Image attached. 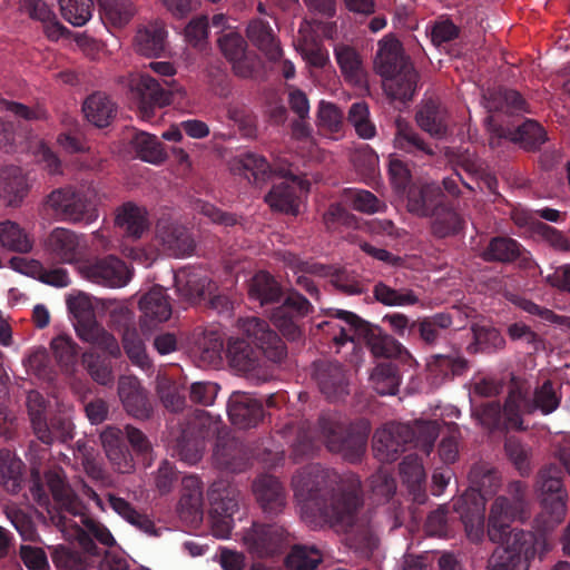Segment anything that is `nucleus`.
Instances as JSON below:
<instances>
[{"label":"nucleus","mask_w":570,"mask_h":570,"mask_svg":"<svg viewBox=\"0 0 570 570\" xmlns=\"http://www.w3.org/2000/svg\"><path fill=\"white\" fill-rule=\"evenodd\" d=\"M334 479V473L320 466H311L293 478L295 499L303 520L311 524H316L318 519L331 524H352L353 515L361 505L360 482L355 480L346 493L332 495L327 507L325 489Z\"/></svg>","instance_id":"f257e3e1"},{"label":"nucleus","mask_w":570,"mask_h":570,"mask_svg":"<svg viewBox=\"0 0 570 570\" xmlns=\"http://www.w3.org/2000/svg\"><path fill=\"white\" fill-rule=\"evenodd\" d=\"M523 511L524 503L519 498L510 502L499 497L491 505L488 537L500 546L489 561V570H528L529 560L535 553V535L511 529V522L521 518Z\"/></svg>","instance_id":"f03ea898"},{"label":"nucleus","mask_w":570,"mask_h":570,"mask_svg":"<svg viewBox=\"0 0 570 570\" xmlns=\"http://www.w3.org/2000/svg\"><path fill=\"white\" fill-rule=\"evenodd\" d=\"M228 166L234 175H239L254 184L264 183L271 177L283 179L274 183L265 196V203L272 210L291 215L299 212L301 197L308 191L307 181L294 176L289 169L271 168L266 159L252 153H240L234 156Z\"/></svg>","instance_id":"7ed1b4c3"},{"label":"nucleus","mask_w":570,"mask_h":570,"mask_svg":"<svg viewBox=\"0 0 570 570\" xmlns=\"http://www.w3.org/2000/svg\"><path fill=\"white\" fill-rule=\"evenodd\" d=\"M374 69L383 78L384 90L390 97L401 101L413 97L417 73L404 56L397 39L386 36L379 41Z\"/></svg>","instance_id":"20e7f679"},{"label":"nucleus","mask_w":570,"mask_h":570,"mask_svg":"<svg viewBox=\"0 0 570 570\" xmlns=\"http://www.w3.org/2000/svg\"><path fill=\"white\" fill-rule=\"evenodd\" d=\"M66 304L76 320V332L82 341L104 350L112 357L120 356L121 351L117 340L96 322L89 295L82 292L70 293Z\"/></svg>","instance_id":"39448f33"},{"label":"nucleus","mask_w":570,"mask_h":570,"mask_svg":"<svg viewBox=\"0 0 570 570\" xmlns=\"http://www.w3.org/2000/svg\"><path fill=\"white\" fill-rule=\"evenodd\" d=\"M48 206L73 224L90 225L98 219V193L92 186L57 189L47 198Z\"/></svg>","instance_id":"423d86ee"},{"label":"nucleus","mask_w":570,"mask_h":570,"mask_svg":"<svg viewBox=\"0 0 570 570\" xmlns=\"http://www.w3.org/2000/svg\"><path fill=\"white\" fill-rule=\"evenodd\" d=\"M560 403V397L554 392L552 384L547 381L535 390L533 399H525L520 390H512L504 405V416L508 425L515 429L522 428L520 413L540 410L543 414L552 413Z\"/></svg>","instance_id":"0eeeda50"},{"label":"nucleus","mask_w":570,"mask_h":570,"mask_svg":"<svg viewBox=\"0 0 570 570\" xmlns=\"http://www.w3.org/2000/svg\"><path fill=\"white\" fill-rule=\"evenodd\" d=\"M543 513V525L553 527L561 522L566 514V492L562 489L561 470L558 466L544 469L538 480Z\"/></svg>","instance_id":"6e6552de"},{"label":"nucleus","mask_w":570,"mask_h":570,"mask_svg":"<svg viewBox=\"0 0 570 570\" xmlns=\"http://www.w3.org/2000/svg\"><path fill=\"white\" fill-rule=\"evenodd\" d=\"M51 521L61 530L68 539H76L80 547L89 556H98L97 547L94 544L91 537L97 539L101 544L111 547L115 544V538L111 532L104 525L94 520L85 521V529L73 525L66 514H52L48 510Z\"/></svg>","instance_id":"1a4fd4ad"},{"label":"nucleus","mask_w":570,"mask_h":570,"mask_svg":"<svg viewBox=\"0 0 570 570\" xmlns=\"http://www.w3.org/2000/svg\"><path fill=\"white\" fill-rule=\"evenodd\" d=\"M323 326L328 327L337 346L351 344L353 348L351 362L358 363L361 348L356 341H360L366 334L367 325L354 313L336 309L332 320L318 325V327Z\"/></svg>","instance_id":"9d476101"},{"label":"nucleus","mask_w":570,"mask_h":570,"mask_svg":"<svg viewBox=\"0 0 570 570\" xmlns=\"http://www.w3.org/2000/svg\"><path fill=\"white\" fill-rule=\"evenodd\" d=\"M47 253L62 264H75L86 254L88 245L83 235L63 227L53 228L46 243Z\"/></svg>","instance_id":"9b49d317"},{"label":"nucleus","mask_w":570,"mask_h":570,"mask_svg":"<svg viewBox=\"0 0 570 570\" xmlns=\"http://www.w3.org/2000/svg\"><path fill=\"white\" fill-rule=\"evenodd\" d=\"M79 273L92 283L112 288L126 286L131 278L128 266L115 256L82 264Z\"/></svg>","instance_id":"f8f14e48"},{"label":"nucleus","mask_w":570,"mask_h":570,"mask_svg":"<svg viewBox=\"0 0 570 570\" xmlns=\"http://www.w3.org/2000/svg\"><path fill=\"white\" fill-rule=\"evenodd\" d=\"M454 508L460 514L468 538L480 542L484 535V495L479 490L470 489L455 501Z\"/></svg>","instance_id":"ddd939ff"},{"label":"nucleus","mask_w":570,"mask_h":570,"mask_svg":"<svg viewBox=\"0 0 570 570\" xmlns=\"http://www.w3.org/2000/svg\"><path fill=\"white\" fill-rule=\"evenodd\" d=\"M223 55L230 61L235 73L243 78L252 77L258 66V58L246 52V42L236 31L224 33L218 39Z\"/></svg>","instance_id":"4468645a"},{"label":"nucleus","mask_w":570,"mask_h":570,"mask_svg":"<svg viewBox=\"0 0 570 570\" xmlns=\"http://www.w3.org/2000/svg\"><path fill=\"white\" fill-rule=\"evenodd\" d=\"M243 334L254 342L272 361H281L285 355V346L276 333L269 331L264 322L248 317L239 322Z\"/></svg>","instance_id":"2eb2a0df"},{"label":"nucleus","mask_w":570,"mask_h":570,"mask_svg":"<svg viewBox=\"0 0 570 570\" xmlns=\"http://www.w3.org/2000/svg\"><path fill=\"white\" fill-rule=\"evenodd\" d=\"M294 47L309 70L324 69L331 63L328 51L317 41L311 22L301 24Z\"/></svg>","instance_id":"dca6fc26"},{"label":"nucleus","mask_w":570,"mask_h":570,"mask_svg":"<svg viewBox=\"0 0 570 570\" xmlns=\"http://www.w3.org/2000/svg\"><path fill=\"white\" fill-rule=\"evenodd\" d=\"M156 237L163 246V252L169 256H189L195 248L188 230L169 220L158 222Z\"/></svg>","instance_id":"f3484780"},{"label":"nucleus","mask_w":570,"mask_h":570,"mask_svg":"<svg viewBox=\"0 0 570 570\" xmlns=\"http://www.w3.org/2000/svg\"><path fill=\"white\" fill-rule=\"evenodd\" d=\"M309 303L298 293H291L285 302L272 315L274 325L289 340L299 336V330L294 320L308 312Z\"/></svg>","instance_id":"a211bd4d"},{"label":"nucleus","mask_w":570,"mask_h":570,"mask_svg":"<svg viewBox=\"0 0 570 570\" xmlns=\"http://www.w3.org/2000/svg\"><path fill=\"white\" fill-rule=\"evenodd\" d=\"M243 540L250 552L258 557H267L277 552L282 547L285 541V532L278 525L254 524Z\"/></svg>","instance_id":"6ab92c4d"},{"label":"nucleus","mask_w":570,"mask_h":570,"mask_svg":"<svg viewBox=\"0 0 570 570\" xmlns=\"http://www.w3.org/2000/svg\"><path fill=\"white\" fill-rule=\"evenodd\" d=\"M227 411L232 424L239 429L255 426L263 419L262 404L247 393H233Z\"/></svg>","instance_id":"aec40b11"},{"label":"nucleus","mask_w":570,"mask_h":570,"mask_svg":"<svg viewBox=\"0 0 570 570\" xmlns=\"http://www.w3.org/2000/svg\"><path fill=\"white\" fill-rule=\"evenodd\" d=\"M30 187L29 179L20 167L14 165L0 167V197L8 206H20Z\"/></svg>","instance_id":"412c9836"},{"label":"nucleus","mask_w":570,"mask_h":570,"mask_svg":"<svg viewBox=\"0 0 570 570\" xmlns=\"http://www.w3.org/2000/svg\"><path fill=\"white\" fill-rule=\"evenodd\" d=\"M129 87L130 90L136 92L142 100L140 111L144 118H149L151 115V108L146 106L145 101L158 107L169 106L166 89H164L156 79L147 73L131 75L129 79Z\"/></svg>","instance_id":"4be33fe9"},{"label":"nucleus","mask_w":570,"mask_h":570,"mask_svg":"<svg viewBox=\"0 0 570 570\" xmlns=\"http://www.w3.org/2000/svg\"><path fill=\"white\" fill-rule=\"evenodd\" d=\"M407 210L417 216L434 215L441 205V189L434 183L413 184L406 194Z\"/></svg>","instance_id":"5701e85b"},{"label":"nucleus","mask_w":570,"mask_h":570,"mask_svg":"<svg viewBox=\"0 0 570 570\" xmlns=\"http://www.w3.org/2000/svg\"><path fill=\"white\" fill-rule=\"evenodd\" d=\"M177 293L187 302H196L210 293L212 283L200 268H183L175 274Z\"/></svg>","instance_id":"b1692460"},{"label":"nucleus","mask_w":570,"mask_h":570,"mask_svg":"<svg viewBox=\"0 0 570 570\" xmlns=\"http://www.w3.org/2000/svg\"><path fill=\"white\" fill-rule=\"evenodd\" d=\"M139 308L144 322L149 324L168 321L173 312L169 297L161 286H154L142 295L139 299Z\"/></svg>","instance_id":"393cba45"},{"label":"nucleus","mask_w":570,"mask_h":570,"mask_svg":"<svg viewBox=\"0 0 570 570\" xmlns=\"http://www.w3.org/2000/svg\"><path fill=\"white\" fill-rule=\"evenodd\" d=\"M409 434V426L391 424L377 430L374 434L373 450L381 461H393L401 450L403 435Z\"/></svg>","instance_id":"a878e982"},{"label":"nucleus","mask_w":570,"mask_h":570,"mask_svg":"<svg viewBox=\"0 0 570 570\" xmlns=\"http://www.w3.org/2000/svg\"><path fill=\"white\" fill-rule=\"evenodd\" d=\"M118 394L130 415L139 419L148 416L149 407L146 394L136 377L121 376L118 383Z\"/></svg>","instance_id":"bb28decb"},{"label":"nucleus","mask_w":570,"mask_h":570,"mask_svg":"<svg viewBox=\"0 0 570 570\" xmlns=\"http://www.w3.org/2000/svg\"><path fill=\"white\" fill-rule=\"evenodd\" d=\"M167 31L161 22H151L137 30L136 50L146 57H158L166 49Z\"/></svg>","instance_id":"cd10ccee"},{"label":"nucleus","mask_w":570,"mask_h":570,"mask_svg":"<svg viewBox=\"0 0 570 570\" xmlns=\"http://www.w3.org/2000/svg\"><path fill=\"white\" fill-rule=\"evenodd\" d=\"M100 438L105 452L115 470L121 473L131 472L134 462L121 444V431L116 428H107Z\"/></svg>","instance_id":"c85d7f7f"},{"label":"nucleus","mask_w":570,"mask_h":570,"mask_svg":"<svg viewBox=\"0 0 570 570\" xmlns=\"http://www.w3.org/2000/svg\"><path fill=\"white\" fill-rule=\"evenodd\" d=\"M247 37L272 61L282 57V48L273 29L262 19H254L247 27Z\"/></svg>","instance_id":"c756f323"},{"label":"nucleus","mask_w":570,"mask_h":570,"mask_svg":"<svg viewBox=\"0 0 570 570\" xmlns=\"http://www.w3.org/2000/svg\"><path fill=\"white\" fill-rule=\"evenodd\" d=\"M254 492L264 511L278 512L284 505V492L279 481L272 475H264L254 483Z\"/></svg>","instance_id":"7c9ffc66"},{"label":"nucleus","mask_w":570,"mask_h":570,"mask_svg":"<svg viewBox=\"0 0 570 570\" xmlns=\"http://www.w3.org/2000/svg\"><path fill=\"white\" fill-rule=\"evenodd\" d=\"M238 510L235 499L227 498L214 503L210 511L212 533L218 539H227L234 527L233 515Z\"/></svg>","instance_id":"2f4dec72"},{"label":"nucleus","mask_w":570,"mask_h":570,"mask_svg":"<svg viewBox=\"0 0 570 570\" xmlns=\"http://www.w3.org/2000/svg\"><path fill=\"white\" fill-rule=\"evenodd\" d=\"M98 2L101 20L108 28H124L136 12L131 0H98Z\"/></svg>","instance_id":"473e14b6"},{"label":"nucleus","mask_w":570,"mask_h":570,"mask_svg":"<svg viewBox=\"0 0 570 570\" xmlns=\"http://www.w3.org/2000/svg\"><path fill=\"white\" fill-rule=\"evenodd\" d=\"M46 480L59 508L70 515H81L82 504L73 494L71 489L66 484L60 473L49 472L46 474Z\"/></svg>","instance_id":"72a5a7b5"},{"label":"nucleus","mask_w":570,"mask_h":570,"mask_svg":"<svg viewBox=\"0 0 570 570\" xmlns=\"http://www.w3.org/2000/svg\"><path fill=\"white\" fill-rule=\"evenodd\" d=\"M336 62L345 79L355 85L365 82V71L356 50L347 45H337L334 48Z\"/></svg>","instance_id":"f704fd0d"},{"label":"nucleus","mask_w":570,"mask_h":570,"mask_svg":"<svg viewBox=\"0 0 570 570\" xmlns=\"http://www.w3.org/2000/svg\"><path fill=\"white\" fill-rule=\"evenodd\" d=\"M0 246L7 250L26 254L33 247L28 232L12 220H0Z\"/></svg>","instance_id":"c9c22d12"},{"label":"nucleus","mask_w":570,"mask_h":570,"mask_svg":"<svg viewBox=\"0 0 570 570\" xmlns=\"http://www.w3.org/2000/svg\"><path fill=\"white\" fill-rule=\"evenodd\" d=\"M116 224L129 236L140 237L148 227L147 213L142 207L125 204L117 212Z\"/></svg>","instance_id":"e433bc0d"},{"label":"nucleus","mask_w":570,"mask_h":570,"mask_svg":"<svg viewBox=\"0 0 570 570\" xmlns=\"http://www.w3.org/2000/svg\"><path fill=\"white\" fill-rule=\"evenodd\" d=\"M82 110L88 121L97 127L108 126L115 112L114 104L102 94L88 97Z\"/></svg>","instance_id":"4c0bfd02"},{"label":"nucleus","mask_w":570,"mask_h":570,"mask_svg":"<svg viewBox=\"0 0 570 570\" xmlns=\"http://www.w3.org/2000/svg\"><path fill=\"white\" fill-rule=\"evenodd\" d=\"M226 357L230 366L239 372H249L256 367L257 356L244 340L230 337L226 348Z\"/></svg>","instance_id":"58836bf2"},{"label":"nucleus","mask_w":570,"mask_h":570,"mask_svg":"<svg viewBox=\"0 0 570 570\" xmlns=\"http://www.w3.org/2000/svg\"><path fill=\"white\" fill-rule=\"evenodd\" d=\"M184 493L179 501V510L183 517H190L193 520L200 518L203 492L198 478L186 476L183 479Z\"/></svg>","instance_id":"ea45409f"},{"label":"nucleus","mask_w":570,"mask_h":570,"mask_svg":"<svg viewBox=\"0 0 570 570\" xmlns=\"http://www.w3.org/2000/svg\"><path fill=\"white\" fill-rule=\"evenodd\" d=\"M132 145L138 157L146 163L159 165L167 158L160 141L154 135L139 132L132 139Z\"/></svg>","instance_id":"a19ab883"},{"label":"nucleus","mask_w":570,"mask_h":570,"mask_svg":"<svg viewBox=\"0 0 570 570\" xmlns=\"http://www.w3.org/2000/svg\"><path fill=\"white\" fill-rule=\"evenodd\" d=\"M416 121L431 136L442 137L446 132L445 112L434 102H428L419 110Z\"/></svg>","instance_id":"79ce46f5"},{"label":"nucleus","mask_w":570,"mask_h":570,"mask_svg":"<svg viewBox=\"0 0 570 570\" xmlns=\"http://www.w3.org/2000/svg\"><path fill=\"white\" fill-rule=\"evenodd\" d=\"M58 4L63 19L75 27L85 26L92 17V0H58Z\"/></svg>","instance_id":"37998d69"},{"label":"nucleus","mask_w":570,"mask_h":570,"mask_svg":"<svg viewBox=\"0 0 570 570\" xmlns=\"http://www.w3.org/2000/svg\"><path fill=\"white\" fill-rule=\"evenodd\" d=\"M373 389L381 395H393L397 392L399 376L391 363L379 364L370 376Z\"/></svg>","instance_id":"c03bdc74"},{"label":"nucleus","mask_w":570,"mask_h":570,"mask_svg":"<svg viewBox=\"0 0 570 570\" xmlns=\"http://www.w3.org/2000/svg\"><path fill=\"white\" fill-rule=\"evenodd\" d=\"M249 296L264 305L278 298L279 286L269 274L259 272L252 279Z\"/></svg>","instance_id":"a18cd8bd"},{"label":"nucleus","mask_w":570,"mask_h":570,"mask_svg":"<svg viewBox=\"0 0 570 570\" xmlns=\"http://www.w3.org/2000/svg\"><path fill=\"white\" fill-rule=\"evenodd\" d=\"M27 405L31 416L35 433L43 443H51L52 438L47 428V423L42 417L45 412V401L42 395L35 391L30 392L27 397Z\"/></svg>","instance_id":"49530a36"},{"label":"nucleus","mask_w":570,"mask_h":570,"mask_svg":"<svg viewBox=\"0 0 570 570\" xmlns=\"http://www.w3.org/2000/svg\"><path fill=\"white\" fill-rule=\"evenodd\" d=\"M21 460L12 456L9 451H0V476L3 485L11 492L21 487Z\"/></svg>","instance_id":"de8ad7c7"},{"label":"nucleus","mask_w":570,"mask_h":570,"mask_svg":"<svg viewBox=\"0 0 570 570\" xmlns=\"http://www.w3.org/2000/svg\"><path fill=\"white\" fill-rule=\"evenodd\" d=\"M322 553L315 547L296 546L286 558L291 570H314L322 561Z\"/></svg>","instance_id":"09e8293b"},{"label":"nucleus","mask_w":570,"mask_h":570,"mask_svg":"<svg viewBox=\"0 0 570 570\" xmlns=\"http://www.w3.org/2000/svg\"><path fill=\"white\" fill-rule=\"evenodd\" d=\"M394 146L395 148L406 151H413L416 149L428 155L433 154L432 150L428 148L413 131L409 122L401 118L396 120V135L394 138Z\"/></svg>","instance_id":"8fccbe9b"},{"label":"nucleus","mask_w":570,"mask_h":570,"mask_svg":"<svg viewBox=\"0 0 570 570\" xmlns=\"http://www.w3.org/2000/svg\"><path fill=\"white\" fill-rule=\"evenodd\" d=\"M374 295L379 302L387 306H405L419 302V298L412 291H397L385 284H377L374 288Z\"/></svg>","instance_id":"3c124183"},{"label":"nucleus","mask_w":570,"mask_h":570,"mask_svg":"<svg viewBox=\"0 0 570 570\" xmlns=\"http://www.w3.org/2000/svg\"><path fill=\"white\" fill-rule=\"evenodd\" d=\"M348 120L361 138L371 139L375 136L376 129L370 120V111L365 102H355L351 106Z\"/></svg>","instance_id":"603ef678"},{"label":"nucleus","mask_w":570,"mask_h":570,"mask_svg":"<svg viewBox=\"0 0 570 570\" xmlns=\"http://www.w3.org/2000/svg\"><path fill=\"white\" fill-rule=\"evenodd\" d=\"M519 255V244L510 238L498 237L491 240L483 253L485 261L510 262Z\"/></svg>","instance_id":"864d4df0"},{"label":"nucleus","mask_w":570,"mask_h":570,"mask_svg":"<svg viewBox=\"0 0 570 570\" xmlns=\"http://www.w3.org/2000/svg\"><path fill=\"white\" fill-rule=\"evenodd\" d=\"M431 374L443 377L460 374L465 368V362L459 356L434 355L428 361Z\"/></svg>","instance_id":"5fc2aeb1"},{"label":"nucleus","mask_w":570,"mask_h":570,"mask_svg":"<svg viewBox=\"0 0 570 570\" xmlns=\"http://www.w3.org/2000/svg\"><path fill=\"white\" fill-rule=\"evenodd\" d=\"M370 346L371 352L376 357H400L402 360L410 357L407 351L403 350V346L389 335H380L372 338Z\"/></svg>","instance_id":"6e6d98bb"},{"label":"nucleus","mask_w":570,"mask_h":570,"mask_svg":"<svg viewBox=\"0 0 570 570\" xmlns=\"http://www.w3.org/2000/svg\"><path fill=\"white\" fill-rule=\"evenodd\" d=\"M122 344L128 357L135 365L141 368L149 366V360L146 354L145 344L136 330H127L125 332Z\"/></svg>","instance_id":"4d7b16f0"},{"label":"nucleus","mask_w":570,"mask_h":570,"mask_svg":"<svg viewBox=\"0 0 570 570\" xmlns=\"http://www.w3.org/2000/svg\"><path fill=\"white\" fill-rule=\"evenodd\" d=\"M345 202L354 209L367 214L380 210L381 203L367 190L348 189L345 194Z\"/></svg>","instance_id":"13d9d810"},{"label":"nucleus","mask_w":570,"mask_h":570,"mask_svg":"<svg viewBox=\"0 0 570 570\" xmlns=\"http://www.w3.org/2000/svg\"><path fill=\"white\" fill-rule=\"evenodd\" d=\"M508 335L512 341L527 344L528 348L534 352L543 348V341L540 338V336L534 331H532L529 325L522 322H517L509 325Z\"/></svg>","instance_id":"bf43d9fd"},{"label":"nucleus","mask_w":570,"mask_h":570,"mask_svg":"<svg viewBox=\"0 0 570 570\" xmlns=\"http://www.w3.org/2000/svg\"><path fill=\"white\" fill-rule=\"evenodd\" d=\"M535 236L557 252L570 253V238L544 223H538L535 225Z\"/></svg>","instance_id":"052dcab7"},{"label":"nucleus","mask_w":570,"mask_h":570,"mask_svg":"<svg viewBox=\"0 0 570 570\" xmlns=\"http://www.w3.org/2000/svg\"><path fill=\"white\" fill-rule=\"evenodd\" d=\"M472 331L480 350H498L504 346V338L498 330L491 326L473 325Z\"/></svg>","instance_id":"680f3d73"},{"label":"nucleus","mask_w":570,"mask_h":570,"mask_svg":"<svg viewBox=\"0 0 570 570\" xmlns=\"http://www.w3.org/2000/svg\"><path fill=\"white\" fill-rule=\"evenodd\" d=\"M82 362L96 382L104 385L112 382L111 368L100 360L99 355L87 352L82 355Z\"/></svg>","instance_id":"e2e57ef3"},{"label":"nucleus","mask_w":570,"mask_h":570,"mask_svg":"<svg viewBox=\"0 0 570 570\" xmlns=\"http://www.w3.org/2000/svg\"><path fill=\"white\" fill-rule=\"evenodd\" d=\"M52 561L58 568L67 570H82L89 564L78 552L67 547L56 548L52 554Z\"/></svg>","instance_id":"0e129e2a"},{"label":"nucleus","mask_w":570,"mask_h":570,"mask_svg":"<svg viewBox=\"0 0 570 570\" xmlns=\"http://www.w3.org/2000/svg\"><path fill=\"white\" fill-rule=\"evenodd\" d=\"M515 140H520L525 147H537L546 140L544 129L533 120L524 121L517 131Z\"/></svg>","instance_id":"69168bd1"},{"label":"nucleus","mask_w":570,"mask_h":570,"mask_svg":"<svg viewBox=\"0 0 570 570\" xmlns=\"http://www.w3.org/2000/svg\"><path fill=\"white\" fill-rule=\"evenodd\" d=\"M55 357L65 366L72 365L77 356V347L73 341L67 335H58L51 342Z\"/></svg>","instance_id":"338daca9"},{"label":"nucleus","mask_w":570,"mask_h":570,"mask_svg":"<svg viewBox=\"0 0 570 570\" xmlns=\"http://www.w3.org/2000/svg\"><path fill=\"white\" fill-rule=\"evenodd\" d=\"M414 433L417 434L414 446L421 449L425 454H430L439 435L438 424L435 422H417Z\"/></svg>","instance_id":"774afa93"}]
</instances>
